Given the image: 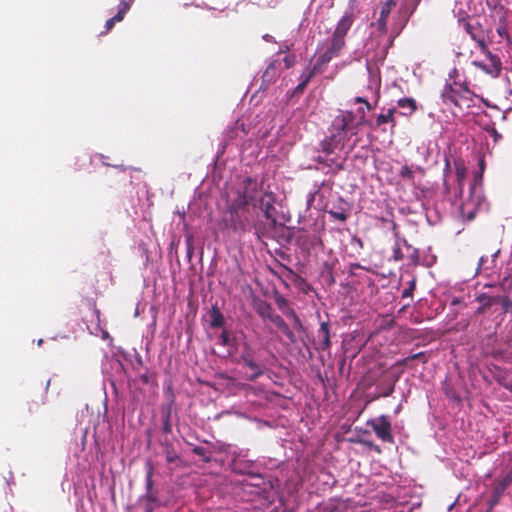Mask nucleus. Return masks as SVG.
Segmentation results:
<instances>
[{
    "label": "nucleus",
    "mask_w": 512,
    "mask_h": 512,
    "mask_svg": "<svg viewBox=\"0 0 512 512\" xmlns=\"http://www.w3.org/2000/svg\"><path fill=\"white\" fill-rule=\"evenodd\" d=\"M130 9V4L125 1V0H122L119 5H118V11H117V14L115 16H113V18L115 19L116 22H120L123 20L126 12Z\"/></svg>",
    "instance_id": "nucleus-26"
},
{
    "label": "nucleus",
    "mask_w": 512,
    "mask_h": 512,
    "mask_svg": "<svg viewBox=\"0 0 512 512\" xmlns=\"http://www.w3.org/2000/svg\"><path fill=\"white\" fill-rule=\"evenodd\" d=\"M319 72L315 70L314 68L310 70H305L300 76V83L296 86L295 92L296 93H302L305 88L307 87L308 83L311 81V79L314 77V75L318 74Z\"/></svg>",
    "instance_id": "nucleus-20"
},
{
    "label": "nucleus",
    "mask_w": 512,
    "mask_h": 512,
    "mask_svg": "<svg viewBox=\"0 0 512 512\" xmlns=\"http://www.w3.org/2000/svg\"><path fill=\"white\" fill-rule=\"evenodd\" d=\"M458 25L463 29L480 48H485V38L481 25L474 19L467 17L458 20Z\"/></svg>",
    "instance_id": "nucleus-8"
},
{
    "label": "nucleus",
    "mask_w": 512,
    "mask_h": 512,
    "mask_svg": "<svg viewBox=\"0 0 512 512\" xmlns=\"http://www.w3.org/2000/svg\"><path fill=\"white\" fill-rule=\"evenodd\" d=\"M283 62L286 69L293 67L296 63V56L294 54H288L283 58Z\"/></svg>",
    "instance_id": "nucleus-34"
},
{
    "label": "nucleus",
    "mask_w": 512,
    "mask_h": 512,
    "mask_svg": "<svg viewBox=\"0 0 512 512\" xmlns=\"http://www.w3.org/2000/svg\"><path fill=\"white\" fill-rule=\"evenodd\" d=\"M415 360H419L422 363H426L428 359H427L425 352H418V353L412 354L410 356H407L403 359L397 360L395 362V366H400V367L406 366V367L413 368L412 362Z\"/></svg>",
    "instance_id": "nucleus-19"
},
{
    "label": "nucleus",
    "mask_w": 512,
    "mask_h": 512,
    "mask_svg": "<svg viewBox=\"0 0 512 512\" xmlns=\"http://www.w3.org/2000/svg\"><path fill=\"white\" fill-rule=\"evenodd\" d=\"M241 361L244 366L250 368L253 373L248 377V380L255 381L261 375H263L264 370L254 359V351L250 347H245L244 351L241 354Z\"/></svg>",
    "instance_id": "nucleus-11"
},
{
    "label": "nucleus",
    "mask_w": 512,
    "mask_h": 512,
    "mask_svg": "<svg viewBox=\"0 0 512 512\" xmlns=\"http://www.w3.org/2000/svg\"><path fill=\"white\" fill-rule=\"evenodd\" d=\"M488 58L490 63L484 64L482 62H474V65L482 69L485 73L491 75L492 77L496 78L499 76L501 72V61L498 56L492 54L491 52H488Z\"/></svg>",
    "instance_id": "nucleus-14"
},
{
    "label": "nucleus",
    "mask_w": 512,
    "mask_h": 512,
    "mask_svg": "<svg viewBox=\"0 0 512 512\" xmlns=\"http://www.w3.org/2000/svg\"><path fill=\"white\" fill-rule=\"evenodd\" d=\"M478 170L474 171L471 180L467 179V168L464 163L455 160L456 179L453 187V197L450 205L453 208L454 220L463 222L475 218L477 210L484 200L482 190V176L485 170V160L482 155H477Z\"/></svg>",
    "instance_id": "nucleus-1"
},
{
    "label": "nucleus",
    "mask_w": 512,
    "mask_h": 512,
    "mask_svg": "<svg viewBox=\"0 0 512 512\" xmlns=\"http://www.w3.org/2000/svg\"><path fill=\"white\" fill-rule=\"evenodd\" d=\"M343 47H334V42L330 40L329 48L321 54L316 60L313 68L317 70L319 73L323 72L322 66L328 64L334 57H337Z\"/></svg>",
    "instance_id": "nucleus-12"
},
{
    "label": "nucleus",
    "mask_w": 512,
    "mask_h": 512,
    "mask_svg": "<svg viewBox=\"0 0 512 512\" xmlns=\"http://www.w3.org/2000/svg\"><path fill=\"white\" fill-rule=\"evenodd\" d=\"M393 391H394V384L391 385L387 391L381 393L380 396L387 397V396L391 395L393 393Z\"/></svg>",
    "instance_id": "nucleus-43"
},
{
    "label": "nucleus",
    "mask_w": 512,
    "mask_h": 512,
    "mask_svg": "<svg viewBox=\"0 0 512 512\" xmlns=\"http://www.w3.org/2000/svg\"><path fill=\"white\" fill-rule=\"evenodd\" d=\"M289 50H290V47H289L288 45H286V46L284 47V49H281V51H280V52H287V51H289Z\"/></svg>",
    "instance_id": "nucleus-49"
},
{
    "label": "nucleus",
    "mask_w": 512,
    "mask_h": 512,
    "mask_svg": "<svg viewBox=\"0 0 512 512\" xmlns=\"http://www.w3.org/2000/svg\"><path fill=\"white\" fill-rule=\"evenodd\" d=\"M355 102L356 103H363V104H365L367 110H371V108H372L371 104L365 98H363V97H360V96L356 97L355 98Z\"/></svg>",
    "instance_id": "nucleus-40"
},
{
    "label": "nucleus",
    "mask_w": 512,
    "mask_h": 512,
    "mask_svg": "<svg viewBox=\"0 0 512 512\" xmlns=\"http://www.w3.org/2000/svg\"><path fill=\"white\" fill-rule=\"evenodd\" d=\"M399 174H400V176L402 178H405V179H408V180H413L414 179V172L407 165H404V166L401 167Z\"/></svg>",
    "instance_id": "nucleus-32"
},
{
    "label": "nucleus",
    "mask_w": 512,
    "mask_h": 512,
    "mask_svg": "<svg viewBox=\"0 0 512 512\" xmlns=\"http://www.w3.org/2000/svg\"><path fill=\"white\" fill-rule=\"evenodd\" d=\"M252 307L254 311L263 319V320H271L272 317L276 314L274 309L270 303L259 298L254 297L252 299Z\"/></svg>",
    "instance_id": "nucleus-13"
},
{
    "label": "nucleus",
    "mask_w": 512,
    "mask_h": 512,
    "mask_svg": "<svg viewBox=\"0 0 512 512\" xmlns=\"http://www.w3.org/2000/svg\"><path fill=\"white\" fill-rule=\"evenodd\" d=\"M263 39H264L265 41H267V42H276V41H275V39H274V37H273L272 35H270V34H265V35L263 36Z\"/></svg>",
    "instance_id": "nucleus-44"
},
{
    "label": "nucleus",
    "mask_w": 512,
    "mask_h": 512,
    "mask_svg": "<svg viewBox=\"0 0 512 512\" xmlns=\"http://www.w3.org/2000/svg\"><path fill=\"white\" fill-rule=\"evenodd\" d=\"M330 214L332 217H334L335 219L342 221V222L346 221V219H347V214L345 212L330 211Z\"/></svg>",
    "instance_id": "nucleus-38"
},
{
    "label": "nucleus",
    "mask_w": 512,
    "mask_h": 512,
    "mask_svg": "<svg viewBox=\"0 0 512 512\" xmlns=\"http://www.w3.org/2000/svg\"><path fill=\"white\" fill-rule=\"evenodd\" d=\"M162 431L165 434H170L172 432V424L170 421V412L169 411L163 415Z\"/></svg>",
    "instance_id": "nucleus-31"
},
{
    "label": "nucleus",
    "mask_w": 512,
    "mask_h": 512,
    "mask_svg": "<svg viewBox=\"0 0 512 512\" xmlns=\"http://www.w3.org/2000/svg\"><path fill=\"white\" fill-rule=\"evenodd\" d=\"M396 112V108H389L386 114H379L376 118V126L379 127L386 123H391L394 127L396 125L394 114Z\"/></svg>",
    "instance_id": "nucleus-22"
},
{
    "label": "nucleus",
    "mask_w": 512,
    "mask_h": 512,
    "mask_svg": "<svg viewBox=\"0 0 512 512\" xmlns=\"http://www.w3.org/2000/svg\"><path fill=\"white\" fill-rule=\"evenodd\" d=\"M220 343L223 345V346H229L230 345V342H231V338L229 336V333L226 331V330H223L220 337Z\"/></svg>",
    "instance_id": "nucleus-37"
},
{
    "label": "nucleus",
    "mask_w": 512,
    "mask_h": 512,
    "mask_svg": "<svg viewBox=\"0 0 512 512\" xmlns=\"http://www.w3.org/2000/svg\"><path fill=\"white\" fill-rule=\"evenodd\" d=\"M393 257L396 261L401 260L403 258V255L399 247L394 248Z\"/></svg>",
    "instance_id": "nucleus-42"
},
{
    "label": "nucleus",
    "mask_w": 512,
    "mask_h": 512,
    "mask_svg": "<svg viewBox=\"0 0 512 512\" xmlns=\"http://www.w3.org/2000/svg\"><path fill=\"white\" fill-rule=\"evenodd\" d=\"M130 9V4L125 1V0H122L119 5H118V11H117V14L115 16H113V18L115 19L116 22H120L123 20L126 12Z\"/></svg>",
    "instance_id": "nucleus-25"
},
{
    "label": "nucleus",
    "mask_w": 512,
    "mask_h": 512,
    "mask_svg": "<svg viewBox=\"0 0 512 512\" xmlns=\"http://www.w3.org/2000/svg\"><path fill=\"white\" fill-rule=\"evenodd\" d=\"M374 451H376L377 453H381V449L378 445L374 444L373 448H372Z\"/></svg>",
    "instance_id": "nucleus-48"
},
{
    "label": "nucleus",
    "mask_w": 512,
    "mask_h": 512,
    "mask_svg": "<svg viewBox=\"0 0 512 512\" xmlns=\"http://www.w3.org/2000/svg\"><path fill=\"white\" fill-rule=\"evenodd\" d=\"M229 227L233 231H247L254 224L250 204L233 198L228 206Z\"/></svg>",
    "instance_id": "nucleus-3"
},
{
    "label": "nucleus",
    "mask_w": 512,
    "mask_h": 512,
    "mask_svg": "<svg viewBox=\"0 0 512 512\" xmlns=\"http://www.w3.org/2000/svg\"><path fill=\"white\" fill-rule=\"evenodd\" d=\"M367 425L372 428L381 441L390 444L394 442L391 422L386 415H381L378 418L369 420Z\"/></svg>",
    "instance_id": "nucleus-7"
},
{
    "label": "nucleus",
    "mask_w": 512,
    "mask_h": 512,
    "mask_svg": "<svg viewBox=\"0 0 512 512\" xmlns=\"http://www.w3.org/2000/svg\"><path fill=\"white\" fill-rule=\"evenodd\" d=\"M498 253L499 251H496L493 255H492V261H495V259L497 258L498 256Z\"/></svg>",
    "instance_id": "nucleus-50"
},
{
    "label": "nucleus",
    "mask_w": 512,
    "mask_h": 512,
    "mask_svg": "<svg viewBox=\"0 0 512 512\" xmlns=\"http://www.w3.org/2000/svg\"><path fill=\"white\" fill-rule=\"evenodd\" d=\"M455 505V502H453L452 504H450L449 506V509L452 510L453 506Z\"/></svg>",
    "instance_id": "nucleus-53"
},
{
    "label": "nucleus",
    "mask_w": 512,
    "mask_h": 512,
    "mask_svg": "<svg viewBox=\"0 0 512 512\" xmlns=\"http://www.w3.org/2000/svg\"><path fill=\"white\" fill-rule=\"evenodd\" d=\"M210 326L219 328L224 325V317L217 305H213L210 310Z\"/></svg>",
    "instance_id": "nucleus-21"
},
{
    "label": "nucleus",
    "mask_w": 512,
    "mask_h": 512,
    "mask_svg": "<svg viewBox=\"0 0 512 512\" xmlns=\"http://www.w3.org/2000/svg\"><path fill=\"white\" fill-rule=\"evenodd\" d=\"M354 120L355 115L351 111L343 112L335 117L333 121V128L336 132L321 142L322 152L325 156H318L315 159L318 163L335 167L338 170L343 169L344 160L338 156V153L342 151L344 147L346 133L348 131H352V134L357 133L356 129L360 123L354 126Z\"/></svg>",
    "instance_id": "nucleus-2"
},
{
    "label": "nucleus",
    "mask_w": 512,
    "mask_h": 512,
    "mask_svg": "<svg viewBox=\"0 0 512 512\" xmlns=\"http://www.w3.org/2000/svg\"><path fill=\"white\" fill-rule=\"evenodd\" d=\"M275 303H276L277 307L279 308V310L285 316H288V311H294V309H292L290 307L289 301L283 295H281L279 293L275 294Z\"/></svg>",
    "instance_id": "nucleus-24"
},
{
    "label": "nucleus",
    "mask_w": 512,
    "mask_h": 512,
    "mask_svg": "<svg viewBox=\"0 0 512 512\" xmlns=\"http://www.w3.org/2000/svg\"><path fill=\"white\" fill-rule=\"evenodd\" d=\"M501 306L504 312H508L512 308V297L510 298L507 295L501 297Z\"/></svg>",
    "instance_id": "nucleus-36"
},
{
    "label": "nucleus",
    "mask_w": 512,
    "mask_h": 512,
    "mask_svg": "<svg viewBox=\"0 0 512 512\" xmlns=\"http://www.w3.org/2000/svg\"><path fill=\"white\" fill-rule=\"evenodd\" d=\"M396 6L395 0H384L381 3L380 16L381 17H389L391 10Z\"/></svg>",
    "instance_id": "nucleus-27"
},
{
    "label": "nucleus",
    "mask_w": 512,
    "mask_h": 512,
    "mask_svg": "<svg viewBox=\"0 0 512 512\" xmlns=\"http://www.w3.org/2000/svg\"><path fill=\"white\" fill-rule=\"evenodd\" d=\"M146 495L144 496V499L147 503L146 505V511L145 512H153L155 509V506L158 502L157 496L152 492L153 490V474H154V467L151 461H148L146 463Z\"/></svg>",
    "instance_id": "nucleus-10"
},
{
    "label": "nucleus",
    "mask_w": 512,
    "mask_h": 512,
    "mask_svg": "<svg viewBox=\"0 0 512 512\" xmlns=\"http://www.w3.org/2000/svg\"><path fill=\"white\" fill-rule=\"evenodd\" d=\"M276 198L275 194L272 191H264L258 201L254 203L253 208L258 207L260 210L263 211L264 217L271 221L273 224L276 223L275 219V213L276 209L274 207Z\"/></svg>",
    "instance_id": "nucleus-9"
},
{
    "label": "nucleus",
    "mask_w": 512,
    "mask_h": 512,
    "mask_svg": "<svg viewBox=\"0 0 512 512\" xmlns=\"http://www.w3.org/2000/svg\"><path fill=\"white\" fill-rule=\"evenodd\" d=\"M263 192V181L259 182L255 178L247 177L243 180L241 189L237 191L235 199L254 206Z\"/></svg>",
    "instance_id": "nucleus-6"
},
{
    "label": "nucleus",
    "mask_w": 512,
    "mask_h": 512,
    "mask_svg": "<svg viewBox=\"0 0 512 512\" xmlns=\"http://www.w3.org/2000/svg\"><path fill=\"white\" fill-rule=\"evenodd\" d=\"M317 338L319 340V345L317 350L326 351L331 347V338H330V328L328 322H322L320 324V328L317 331Z\"/></svg>",
    "instance_id": "nucleus-15"
},
{
    "label": "nucleus",
    "mask_w": 512,
    "mask_h": 512,
    "mask_svg": "<svg viewBox=\"0 0 512 512\" xmlns=\"http://www.w3.org/2000/svg\"><path fill=\"white\" fill-rule=\"evenodd\" d=\"M444 163H445L444 171H446L448 169V155L446 153H444Z\"/></svg>",
    "instance_id": "nucleus-46"
},
{
    "label": "nucleus",
    "mask_w": 512,
    "mask_h": 512,
    "mask_svg": "<svg viewBox=\"0 0 512 512\" xmlns=\"http://www.w3.org/2000/svg\"><path fill=\"white\" fill-rule=\"evenodd\" d=\"M477 97L467 88L450 85V110L455 117L469 113V109L475 106Z\"/></svg>",
    "instance_id": "nucleus-4"
},
{
    "label": "nucleus",
    "mask_w": 512,
    "mask_h": 512,
    "mask_svg": "<svg viewBox=\"0 0 512 512\" xmlns=\"http://www.w3.org/2000/svg\"><path fill=\"white\" fill-rule=\"evenodd\" d=\"M416 288V278L413 277L410 281L407 282V286L402 291V298H412L413 292Z\"/></svg>",
    "instance_id": "nucleus-28"
},
{
    "label": "nucleus",
    "mask_w": 512,
    "mask_h": 512,
    "mask_svg": "<svg viewBox=\"0 0 512 512\" xmlns=\"http://www.w3.org/2000/svg\"><path fill=\"white\" fill-rule=\"evenodd\" d=\"M116 21L113 17L109 18L105 23V31L103 33L109 32L115 25Z\"/></svg>",
    "instance_id": "nucleus-39"
},
{
    "label": "nucleus",
    "mask_w": 512,
    "mask_h": 512,
    "mask_svg": "<svg viewBox=\"0 0 512 512\" xmlns=\"http://www.w3.org/2000/svg\"><path fill=\"white\" fill-rule=\"evenodd\" d=\"M485 261H486V259L483 256L479 259L478 270H480L482 268V266L484 265Z\"/></svg>",
    "instance_id": "nucleus-45"
},
{
    "label": "nucleus",
    "mask_w": 512,
    "mask_h": 512,
    "mask_svg": "<svg viewBox=\"0 0 512 512\" xmlns=\"http://www.w3.org/2000/svg\"><path fill=\"white\" fill-rule=\"evenodd\" d=\"M357 6V0H350L349 8L345 11L344 15L337 22L335 30L331 36V40L334 42V47L337 48L345 46V37L355 21V9L357 8Z\"/></svg>",
    "instance_id": "nucleus-5"
},
{
    "label": "nucleus",
    "mask_w": 512,
    "mask_h": 512,
    "mask_svg": "<svg viewBox=\"0 0 512 512\" xmlns=\"http://www.w3.org/2000/svg\"><path fill=\"white\" fill-rule=\"evenodd\" d=\"M398 106L402 109H408V112H404V115H411L417 109L416 101L413 98H402L397 102Z\"/></svg>",
    "instance_id": "nucleus-23"
},
{
    "label": "nucleus",
    "mask_w": 512,
    "mask_h": 512,
    "mask_svg": "<svg viewBox=\"0 0 512 512\" xmlns=\"http://www.w3.org/2000/svg\"><path fill=\"white\" fill-rule=\"evenodd\" d=\"M477 299L483 307H490L494 302V298L486 294H481Z\"/></svg>",
    "instance_id": "nucleus-33"
},
{
    "label": "nucleus",
    "mask_w": 512,
    "mask_h": 512,
    "mask_svg": "<svg viewBox=\"0 0 512 512\" xmlns=\"http://www.w3.org/2000/svg\"><path fill=\"white\" fill-rule=\"evenodd\" d=\"M161 446L163 448V453L165 455V459L168 463H174L180 459L179 454L176 452L174 445L171 441L165 438L161 441Z\"/></svg>",
    "instance_id": "nucleus-18"
},
{
    "label": "nucleus",
    "mask_w": 512,
    "mask_h": 512,
    "mask_svg": "<svg viewBox=\"0 0 512 512\" xmlns=\"http://www.w3.org/2000/svg\"><path fill=\"white\" fill-rule=\"evenodd\" d=\"M358 112L361 113V114H364V110L362 108H359L358 109ZM364 118V115H362V119Z\"/></svg>",
    "instance_id": "nucleus-52"
},
{
    "label": "nucleus",
    "mask_w": 512,
    "mask_h": 512,
    "mask_svg": "<svg viewBox=\"0 0 512 512\" xmlns=\"http://www.w3.org/2000/svg\"><path fill=\"white\" fill-rule=\"evenodd\" d=\"M281 73V62L279 60L272 61L265 69L262 80L263 83L271 84L276 81Z\"/></svg>",
    "instance_id": "nucleus-16"
},
{
    "label": "nucleus",
    "mask_w": 512,
    "mask_h": 512,
    "mask_svg": "<svg viewBox=\"0 0 512 512\" xmlns=\"http://www.w3.org/2000/svg\"><path fill=\"white\" fill-rule=\"evenodd\" d=\"M364 445L369 447V448H373L374 446V443L372 441H363Z\"/></svg>",
    "instance_id": "nucleus-47"
},
{
    "label": "nucleus",
    "mask_w": 512,
    "mask_h": 512,
    "mask_svg": "<svg viewBox=\"0 0 512 512\" xmlns=\"http://www.w3.org/2000/svg\"><path fill=\"white\" fill-rule=\"evenodd\" d=\"M270 321L290 340L291 343H296L295 334L280 315L275 314Z\"/></svg>",
    "instance_id": "nucleus-17"
},
{
    "label": "nucleus",
    "mask_w": 512,
    "mask_h": 512,
    "mask_svg": "<svg viewBox=\"0 0 512 512\" xmlns=\"http://www.w3.org/2000/svg\"><path fill=\"white\" fill-rule=\"evenodd\" d=\"M192 451L194 454L200 456L205 463H209L211 461V457L204 447L194 446Z\"/></svg>",
    "instance_id": "nucleus-29"
},
{
    "label": "nucleus",
    "mask_w": 512,
    "mask_h": 512,
    "mask_svg": "<svg viewBox=\"0 0 512 512\" xmlns=\"http://www.w3.org/2000/svg\"><path fill=\"white\" fill-rule=\"evenodd\" d=\"M387 20L388 18L379 16L376 22L378 29L382 34H385L387 32Z\"/></svg>",
    "instance_id": "nucleus-35"
},
{
    "label": "nucleus",
    "mask_w": 512,
    "mask_h": 512,
    "mask_svg": "<svg viewBox=\"0 0 512 512\" xmlns=\"http://www.w3.org/2000/svg\"><path fill=\"white\" fill-rule=\"evenodd\" d=\"M42 342H43V340H42V339H40V340L38 341V345H41V344H42Z\"/></svg>",
    "instance_id": "nucleus-54"
},
{
    "label": "nucleus",
    "mask_w": 512,
    "mask_h": 512,
    "mask_svg": "<svg viewBox=\"0 0 512 512\" xmlns=\"http://www.w3.org/2000/svg\"><path fill=\"white\" fill-rule=\"evenodd\" d=\"M286 317L292 319L295 329L298 331L303 330V324L295 311H288V316Z\"/></svg>",
    "instance_id": "nucleus-30"
},
{
    "label": "nucleus",
    "mask_w": 512,
    "mask_h": 512,
    "mask_svg": "<svg viewBox=\"0 0 512 512\" xmlns=\"http://www.w3.org/2000/svg\"><path fill=\"white\" fill-rule=\"evenodd\" d=\"M497 33L501 36V37H508V32H507V28L505 25H500L498 28H497Z\"/></svg>",
    "instance_id": "nucleus-41"
},
{
    "label": "nucleus",
    "mask_w": 512,
    "mask_h": 512,
    "mask_svg": "<svg viewBox=\"0 0 512 512\" xmlns=\"http://www.w3.org/2000/svg\"><path fill=\"white\" fill-rule=\"evenodd\" d=\"M276 3H277V1H276V0H269V1H268V4H269V5H271V6H273V5H274V4H276Z\"/></svg>",
    "instance_id": "nucleus-51"
}]
</instances>
